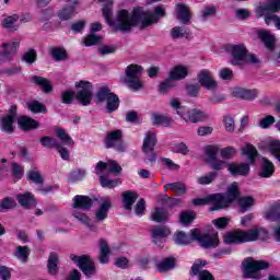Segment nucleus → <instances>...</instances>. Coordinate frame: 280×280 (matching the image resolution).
Returning <instances> with one entry per match:
<instances>
[{
	"mask_svg": "<svg viewBox=\"0 0 280 280\" xmlns=\"http://www.w3.org/2000/svg\"><path fill=\"white\" fill-rule=\"evenodd\" d=\"M113 1H109L103 5L102 14L109 27H113L116 32H122L124 34H130L133 25H130L131 13L128 10L122 9L117 12L116 20H113Z\"/></svg>",
	"mask_w": 280,
	"mask_h": 280,
	"instance_id": "1",
	"label": "nucleus"
},
{
	"mask_svg": "<svg viewBox=\"0 0 280 280\" xmlns=\"http://www.w3.org/2000/svg\"><path fill=\"white\" fill-rule=\"evenodd\" d=\"M163 16H165V9H163V7H156L155 12L136 8L132 10V18L129 20V25H133V27H139L140 30H145V27H150V25L159 23V19Z\"/></svg>",
	"mask_w": 280,
	"mask_h": 280,
	"instance_id": "2",
	"label": "nucleus"
},
{
	"mask_svg": "<svg viewBox=\"0 0 280 280\" xmlns=\"http://www.w3.org/2000/svg\"><path fill=\"white\" fill-rule=\"evenodd\" d=\"M141 75H143V67L131 63L125 69V78L124 83L137 93V91H141L143 89V81H141Z\"/></svg>",
	"mask_w": 280,
	"mask_h": 280,
	"instance_id": "3",
	"label": "nucleus"
},
{
	"mask_svg": "<svg viewBox=\"0 0 280 280\" xmlns=\"http://www.w3.org/2000/svg\"><path fill=\"white\" fill-rule=\"evenodd\" d=\"M270 262L266 260H255L253 258H246L243 261V278L244 279H261L260 270H268Z\"/></svg>",
	"mask_w": 280,
	"mask_h": 280,
	"instance_id": "4",
	"label": "nucleus"
},
{
	"mask_svg": "<svg viewBox=\"0 0 280 280\" xmlns=\"http://www.w3.org/2000/svg\"><path fill=\"white\" fill-rule=\"evenodd\" d=\"M217 196V207H210V211H220L222 209H229V206L233 205L237 198H240V187L237 182L232 183L226 190L225 195L214 194Z\"/></svg>",
	"mask_w": 280,
	"mask_h": 280,
	"instance_id": "5",
	"label": "nucleus"
},
{
	"mask_svg": "<svg viewBox=\"0 0 280 280\" xmlns=\"http://www.w3.org/2000/svg\"><path fill=\"white\" fill-rule=\"evenodd\" d=\"M71 261H74L77 266L80 268V270L91 279V277H94V275H97V269L95 268V262L93 259H91V256L82 255V256H75L70 255Z\"/></svg>",
	"mask_w": 280,
	"mask_h": 280,
	"instance_id": "6",
	"label": "nucleus"
},
{
	"mask_svg": "<svg viewBox=\"0 0 280 280\" xmlns=\"http://www.w3.org/2000/svg\"><path fill=\"white\" fill-rule=\"evenodd\" d=\"M78 88L75 97L82 106H89L93 100V83L89 81H79L75 83Z\"/></svg>",
	"mask_w": 280,
	"mask_h": 280,
	"instance_id": "7",
	"label": "nucleus"
},
{
	"mask_svg": "<svg viewBox=\"0 0 280 280\" xmlns=\"http://www.w3.org/2000/svg\"><path fill=\"white\" fill-rule=\"evenodd\" d=\"M258 38L264 43L266 49L269 51V58L273 62H280V49L275 48V35L268 31H259Z\"/></svg>",
	"mask_w": 280,
	"mask_h": 280,
	"instance_id": "8",
	"label": "nucleus"
},
{
	"mask_svg": "<svg viewBox=\"0 0 280 280\" xmlns=\"http://www.w3.org/2000/svg\"><path fill=\"white\" fill-rule=\"evenodd\" d=\"M191 237L198 242L202 248H215L220 244L218 233L214 234H200L198 230H191Z\"/></svg>",
	"mask_w": 280,
	"mask_h": 280,
	"instance_id": "9",
	"label": "nucleus"
},
{
	"mask_svg": "<svg viewBox=\"0 0 280 280\" xmlns=\"http://www.w3.org/2000/svg\"><path fill=\"white\" fill-rule=\"evenodd\" d=\"M228 51L232 56V59L230 60L231 65L234 67H244V60L246 54H248V49H246L244 44L229 45Z\"/></svg>",
	"mask_w": 280,
	"mask_h": 280,
	"instance_id": "10",
	"label": "nucleus"
},
{
	"mask_svg": "<svg viewBox=\"0 0 280 280\" xmlns=\"http://www.w3.org/2000/svg\"><path fill=\"white\" fill-rule=\"evenodd\" d=\"M170 235H172V230L167 225H153L151 228V237L156 246H162Z\"/></svg>",
	"mask_w": 280,
	"mask_h": 280,
	"instance_id": "11",
	"label": "nucleus"
},
{
	"mask_svg": "<svg viewBox=\"0 0 280 280\" xmlns=\"http://www.w3.org/2000/svg\"><path fill=\"white\" fill-rule=\"evenodd\" d=\"M257 240H260L261 242L268 240V232L266 229L255 226L247 231H243L244 244H246V242H257Z\"/></svg>",
	"mask_w": 280,
	"mask_h": 280,
	"instance_id": "12",
	"label": "nucleus"
},
{
	"mask_svg": "<svg viewBox=\"0 0 280 280\" xmlns=\"http://www.w3.org/2000/svg\"><path fill=\"white\" fill-rule=\"evenodd\" d=\"M97 200L98 208L94 212V220H96V222H104V220L108 218V211H110L113 202L106 197H100Z\"/></svg>",
	"mask_w": 280,
	"mask_h": 280,
	"instance_id": "13",
	"label": "nucleus"
},
{
	"mask_svg": "<svg viewBox=\"0 0 280 280\" xmlns=\"http://www.w3.org/2000/svg\"><path fill=\"white\" fill-rule=\"evenodd\" d=\"M280 12V0H267L266 3L256 8L257 16H270V14H277Z\"/></svg>",
	"mask_w": 280,
	"mask_h": 280,
	"instance_id": "14",
	"label": "nucleus"
},
{
	"mask_svg": "<svg viewBox=\"0 0 280 280\" xmlns=\"http://www.w3.org/2000/svg\"><path fill=\"white\" fill-rule=\"evenodd\" d=\"M14 121H16V106H11L9 114L0 120L2 132H8L9 135L14 132Z\"/></svg>",
	"mask_w": 280,
	"mask_h": 280,
	"instance_id": "15",
	"label": "nucleus"
},
{
	"mask_svg": "<svg viewBox=\"0 0 280 280\" xmlns=\"http://www.w3.org/2000/svg\"><path fill=\"white\" fill-rule=\"evenodd\" d=\"M19 42L2 43V50H0V62L2 65L12 62V54L19 49Z\"/></svg>",
	"mask_w": 280,
	"mask_h": 280,
	"instance_id": "16",
	"label": "nucleus"
},
{
	"mask_svg": "<svg viewBox=\"0 0 280 280\" xmlns=\"http://www.w3.org/2000/svg\"><path fill=\"white\" fill-rule=\"evenodd\" d=\"M198 82L205 86L207 91H215L218 89V81L213 78V73L209 70H201L198 74Z\"/></svg>",
	"mask_w": 280,
	"mask_h": 280,
	"instance_id": "17",
	"label": "nucleus"
},
{
	"mask_svg": "<svg viewBox=\"0 0 280 280\" xmlns=\"http://www.w3.org/2000/svg\"><path fill=\"white\" fill-rule=\"evenodd\" d=\"M182 118L184 119V121L189 122L190 124H198L200 121H207V119H209V115H207V113H205L201 109L198 108H194L187 112V109L184 112Z\"/></svg>",
	"mask_w": 280,
	"mask_h": 280,
	"instance_id": "18",
	"label": "nucleus"
},
{
	"mask_svg": "<svg viewBox=\"0 0 280 280\" xmlns=\"http://www.w3.org/2000/svg\"><path fill=\"white\" fill-rule=\"evenodd\" d=\"M106 170L109 174H120L122 168L115 161H108L107 163L100 161L95 166V174H104Z\"/></svg>",
	"mask_w": 280,
	"mask_h": 280,
	"instance_id": "19",
	"label": "nucleus"
},
{
	"mask_svg": "<svg viewBox=\"0 0 280 280\" xmlns=\"http://www.w3.org/2000/svg\"><path fill=\"white\" fill-rule=\"evenodd\" d=\"M175 14L177 21H180L183 25H189V22L191 21V11H189V7L183 3L176 4Z\"/></svg>",
	"mask_w": 280,
	"mask_h": 280,
	"instance_id": "20",
	"label": "nucleus"
},
{
	"mask_svg": "<svg viewBox=\"0 0 280 280\" xmlns=\"http://www.w3.org/2000/svg\"><path fill=\"white\" fill-rule=\"evenodd\" d=\"M73 209H81L82 211H90L91 207H93V199L89 196L77 195L72 199Z\"/></svg>",
	"mask_w": 280,
	"mask_h": 280,
	"instance_id": "21",
	"label": "nucleus"
},
{
	"mask_svg": "<svg viewBox=\"0 0 280 280\" xmlns=\"http://www.w3.org/2000/svg\"><path fill=\"white\" fill-rule=\"evenodd\" d=\"M234 95H236V97H240L241 100H245L246 102H253V100H257V96L259 95V90L236 88L234 90Z\"/></svg>",
	"mask_w": 280,
	"mask_h": 280,
	"instance_id": "22",
	"label": "nucleus"
},
{
	"mask_svg": "<svg viewBox=\"0 0 280 280\" xmlns=\"http://www.w3.org/2000/svg\"><path fill=\"white\" fill-rule=\"evenodd\" d=\"M78 5H80V1L79 0H74L72 2V5L66 7L63 9H61L58 12V18L60 21H69L72 18H74L78 12H75V10L78 9Z\"/></svg>",
	"mask_w": 280,
	"mask_h": 280,
	"instance_id": "23",
	"label": "nucleus"
},
{
	"mask_svg": "<svg viewBox=\"0 0 280 280\" xmlns=\"http://www.w3.org/2000/svg\"><path fill=\"white\" fill-rule=\"evenodd\" d=\"M224 244H244L243 230H234L223 235Z\"/></svg>",
	"mask_w": 280,
	"mask_h": 280,
	"instance_id": "24",
	"label": "nucleus"
},
{
	"mask_svg": "<svg viewBox=\"0 0 280 280\" xmlns=\"http://www.w3.org/2000/svg\"><path fill=\"white\" fill-rule=\"evenodd\" d=\"M16 200L24 209H32L33 207H36V199H34V195L31 192L18 195Z\"/></svg>",
	"mask_w": 280,
	"mask_h": 280,
	"instance_id": "25",
	"label": "nucleus"
},
{
	"mask_svg": "<svg viewBox=\"0 0 280 280\" xmlns=\"http://www.w3.org/2000/svg\"><path fill=\"white\" fill-rule=\"evenodd\" d=\"M122 137H124V132L119 129L107 132V137L105 139L106 148H115L117 143H121Z\"/></svg>",
	"mask_w": 280,
	"mask_h": 280,
	"instance_id": "26",
	"label": "nucleus"
},
{
	"mask_svg": "<svg viewBox=\"0 0 280 280\" xmlns=\"http://www.w3.org/2000/svg\"><path fill=\"white\" fill-rule=\"evenodd\" d=\"M155 147H156V133H154V131H148L143 140L142 151L154 152Z\"/></svg>",
	"mask_w": 280,
	"mask_h": 280,
	"instance_id": "27",
	"label": "nucleus"
},
{
	"mask_svg": "<svg viewBox=\"0 0 280 280\" xmlns=\"http://www.w3.org/2000/svg\"><path fill=\"white\" fill-rule=\"evenodd\" d=\"M173 240L177 246H187L191 244V242H195L191 236V231L189 232V234H186L183 231L175 232Z\"/></svg>",
	"mask_w": 280,
	"mask_h": 280,
	"instance_id": "28",
	"label": "nucleus"
},
{
	"mask_svg": "<svg viewBox=\"0 0 280 280\" xmlns=\"http://www.w3.org/2000/svg\"><path fill=\"white\" fill-rule=\"evenodd\" d=\"M31 82H33V84H36V86H39V89H42V91L45 93H51V91L54 89L51 86V82L47 78H43L39 75H33L31 79Z\"/></svg>",
	"mask_w": 280,
	"mask_h": 280,
	"instance_id": "29",
	"label": "nucleus"
},
{
	"mask_svg": "<svg viewBox=\"0 0 280 280\" xmlns=\"http://www.w3.org/2000/svg\"><path fill=\"white\" fill-rule=\"evenodd\" d=\"M232 176H246L250 172V166L248 164H229L228 167Z\"/></svg>",
	"mask_w": 280,
	"mask_h": 280,
	"instance_id": "30",
	"label": "nucleus"
},
{
	"mask_svg": "<svg viewBox=\"0 0 280 280\" xmlns=\"http://www.w3.org/2000/svg\"><path fill=\"white\" fill-rule=\"evenodd\" d=\"M137 198H139V195L135 191L127 190V191L122 192L124 208L127 211H131L132 205H135V202H137Z\"/></svg>",
	"mask_w": 280,
	"mask_h": 280,
	"instance_id": "31",
	"label": "nucleus"
},
{
	"mask_svg": "<svg viewBox=\"0 0 280 280\" xmlns=\"http://www.w3.org/2000/svg\"><path fill=\"white\" fill-rule=\"evenodd\" d=\"M272 174H275V164L268 158H262L260 178H270Z\"/></svg>",
	"mask_w": 280,
	"mask_h": 280,
	"instance_id": "32",
	"label": "nucleus"
},
{
	"mask_svg": "<svg viewBox=\"0 0 280 280\" xmlns=\"http://www.w3.org/2000/svg\"><path fill=\"white\" fill-rule=\"evenodd\" d=\"M109 257H110V247L108 246V242H106L105 240H101L98 261L101 264H108Z\"/></svg>",
	"mask_w": 280,
	"mask_h": 280,
	"instance_id": "33",
	"label": "nucleus"
},
{
	"mask_svg": "<svg viewBox=\"0 0 280 280\" xmlns=\"http://www.w3.org/2000/svg\"><path fill=\"white\" fill-rule=\"evenodd\" d=\"M155 268L158 272H170V270H174V268H176V259L164 258L162 261L156 264Z\"/></svg>",
	"mask_w": 280,
	"mask_h": 280,
	"instance_id": "34",
	"label": "nucleus"
},
{
	"mask_svg": "<svg viewBox=\"0 0 280 280\" xmlns=\"http://www.w3.org/2000/svg\"><path fill=\"white\" fill-rule=\"evenodd\" d=\"M191 202L195 205V207H202L205 205H212V207H218V196L212 194L203 198L192 199Z\"/></svg>",
	"mask_w": 280,
	"mask_h": 280,
	"instance_id": "35",
	"label": "nucleus"
},
{
	"mask_svg": "<svg viewBox=\"0 0 280 280\" xmlns=\"http://www.w3.org/2000/svg\"><path fill=\"white\" fill-rule=\"evenodd\" d=\"M151 220L158 223L167 222V220H170V213L165 208H155L154 211L151 212Z\"/></svg>",
	"mask_w": 280,
	"mask_h": 280,
	"instance_id": "36",
	"label": "nucleus"
},
{
	"mask_svg": "<svg viewBox=\"0 0 280 280\" xmlns=\"http://www.w3.org/2000/svg\"><path fill=\"white\" fill-rule=\"evenodd\" d=\"M189 69L184 66H176L170 72L171 80H185V77L188 75Z\"/></svg>",
	"mask_w": 280,
	"mask_h": 280,
	"instance_id": "37",
	"label": "nucleus"
},
{
	"mask_svg": "<svg viewBox=\"0 0 280 280\" xmlns=\"http://www.w3.org/2000/svg\"><path fill=\"white\" fill-rule=\"evenodd\" d=\"M18 124L22 130H34V128H38V121L27 116H21Z\"/></svg>",
	"mask_w": 280,
	"mask_h": 280,
	"instance_id": "38",
	"label": "nucleus"
},
{
	"mask_svg": "<svg viewBox=\"0 0 280 280\" xmlns=\"http://www.w3.org/2000/svg\"><path fill=\"white\" fill-rule=\"evenodd\" d=\"M56 137L59 138L62 145H68V148H73L75 145V141H73V138L67 133V131L62 128L56 129Z\"/></svg>",
	"mask_w": 280,
	"mask_h": 280,
	"instance_id": "39",
	"label": "nucleus"
},
{
	"mask_svg": "<svg viewBox=\"0 0 280 280\" xmlns=\"http://www.w3.org/2000/svg\"><path fill=\"white\" fill-rule=\"evenodd\" d=\"M59 256L57 253H50L48 256L47 270L49 275H58Z\"/></svg>",
	"mask_w": 280,
	"mask_h": 280,
	"instance_id": "40",
	"label": "nucleus"
},
{
	"mask_svg": "<svg viewBox=\"0 0 280 280\" xmlns=\"http://www.w3.org/2000/svg\"><path fill=\"white\" fill-rule=\"evenodd\" d=\"M113 92H110V88L108 85H102L96 92V104H104V102H108V98Z\"/></svg>",
	"mask_w": 280,
	"mask_h": 280,
	"instance_id": "41",
	"label": "nucleus"
},
{
	"mask_svg": "<svg viewBox=\"0 0 280 280\" xmlns=\"http://www.w3.org/2000/svg\"><path fill=\"white\" fill-rule=\"evenodd\" d=\"M100 177L101 187H105L107 189H113L117 187V185H121V179H110L104 173L96 174Z\"/></svg>",
	"mask_w": 280,
	"mask_h": 280,
	"instance_id": "42",
	"label": "nucleus"
},
{
	"mask_svg": "<svg viewBox=\"0 0 280 280\" xmlns=\"http://www.w3.org/2000/svg\"><path fill=\"white\" fill-rule=\"evenodd\" d=\"M30 247L28 246H18L14 252V257L19 259L22 264H27V259H30Z\"/></svg>",
	"mask_w": 280,
	"mask_h": 280,
	"instance_id": "43",
	"label": "nucleus"
},
{
	"mask_svg": "<svg viewBox=\"0 0 280 280\" xmlns=\"http://www.w3.org/2000/svg\"><path fill=\"white\" fill-rule=\"evenodd\" d=\"M165 191L167 189H171V191H175V194H178V196H183L187 191V186L183 182H175L171 184H166L164 186Z\"/></svg>",
	"mask_w": 280,
	"mask_h": 280,
	"instance_id": "44",
	"label": "nucleus"
},
{
	"mask_svg": "<svg viewBox=\"0 0 280 280\" xmlns=\"http://www.w3.org/2000/svg\"><path fill=\"white\" fill-rule=\"evenodd\" d=\"M151 120L153 126H164L165 128H167V126L172 125V118L160 114H153L151 116Z\"/></svg>",
	"mask_w": 280,
	"mask_h": 280,
	"instance_id": "45",
	"label": "nucleus"
},
{
	"mask_svg": "<svg viewBox=\"0 0 280 280\" xmlns=\"http://www.w3.org/2000/svg\"><path fill=\"white\" fill-rule=\"evenodd\" d=\"M19 21V15L13 14L3 20L2 26L4 30H9V32H16L19 26H16V22Z\"/></svg>",
	"mask_w": 280,
	"mask_h": 280,
	"instance_id": "46",
	"label": "nucleus"
},
{
	"mask_svg": "<svg viewBox=\"0 0 280 280\" xmlns=\"http://www.w3.org/2000/svg\"><path fill=\"white\" fill-rule=\"evenodd\" d=\"M267 149L269 150L271 156H275L278 163H280V141L271 140L267 143Z\"/></svg>",
	"mask_w": 280,
	"mask_h": 280,
	"instance_id": "47",
	"label": "nucleus"
},
{
	"mask_svg": "<svg viewBox=\"0 0 280 280\" xmlns=\"http://www.w3.org/2000/svg\"><path fill=\"white\" fill-rule=\"evenodd\" d=\"M265 218L270 222H277V220H280V206L279 205L271 206L270 209H268L265 212Z\"/></svg>",
	"mask_w": 280,
	"mask_h": 280,
	"instance_id": "48",
	"label": "nucleus"
},
{
	"mask_svg": "<svg viewBox=\"0 0 280 280\" xmlns=\"http://www.w3.org/2000/svg\"><path fill=\"white\" fill-rule=\"evenodd\" d=\"M107 113H115L119 108V96L113 93L106 101Z\"/></svg>",
	"mask_w": 280,
	"mask_h": 280,
	"instance_id": "49",
	"label": "nucleus"
},
{
	"mask_svg": "<svg viewBox=\"0 0 280 280\" xmlns=\"http://www.w3.org/2000/svg\"><path fill=\"white\" fill-rule=\"evenodd\" d=\"M242 154H244V156H247L249 163H255V159H257V149L253 147V144H246L242 149Z\"/></svg>",
	"mask_w": 280,
	"mask_h": 280,
	"instance_id": "50",
	"label": "nucleus"
},
{
	"mask_svg": "<svg viewBox=\"0 0 280 280\" xmlns=\"http://www.w3.org/2000/svg\"><path fill=\"white\" fill-rule=\"evenodd\" d=\"M218 178L217 172H210L206 175H202L200 177H197L198 185H211Z\"/></svg>",
	"mask_w": 280,
	"mask_h": 280,
	"instance_id": "51",
	"label": "nucleus"
},
{
	"mask_svg": "<svg viewBox=\"0 0 280 280\" xmlns=\"http://www.w3.org/2000/svg\"><path fill=\"white\" fill-rule=\"evenodd\" d=\"M172 38H185L189 36V30L185 26H175L171 30Z\"/></svg>",
	"mask_w": 280,
	"mask_h": 280,
	"instance_id": "52",
	"label": "nucleus"
},
{
	"mask_svg": "<svg viewBox=\"0 0 280 280\" xmlns=\"http://www.w3.org/2000/svg\"><path fill=\"white\" fill-rule=\"evenodd\" d=\"M206 266L207 260L197 259L190 269L191 277H198L202 272V268Z\"/></svg>",
	"mask_w": 280,
	"mask_h": 280,
	"instance_id": "53",
	"label": "nucleus"
},
{
	"mask_svg": "<svg viewBox=\"0 0 280 280\" xmlns=\"http://www.w3.org/2000/svg\"><path fill=\"white\" fill-rule=\"evenodd\" d=\"M102 43V36L90 34L83 38V45L85 47H93V45H100Z\"/></svg>",
	"mask_w": 280,
	"mask_h": 280,
	"instance_id": "54",
	"label": "nucleus"
},
{
	"mask_svg": "<svg viewBox=\"0 0 280 280\" xmlns=\"http://www.w3.org/2000/svg\"><path fill=\"white\" fill-rule=\"evenodd\" d=\"M242 213H246L253 205H255V199L253 197H243L238 200Z\"/></svg>",
	"mask_w": 280,
	"mask_h": 280,
	"instance_id": "55",
	"label": "nucleus"
},
{
	"mask_svg": "<svg viewBox=\"0 0 280 280\" xmlns=\"http://www.w3.org/2000/svg\"><path fill=\"white\" fill-rule=\"evenodd\" d=\"M28 109L31 113L38 114V113H47V107L43 105V103L38 101H33L28 103Z\"/></svg>",
	"mask_w": 280,
	"mask_h": 280,
	"instance_id": "56",
	"label": "nucleus"
},
{
	"mask_svg": "<svg viewBox=\"0 0 280 280\" xmlns=\"http://www.w3.org/2000/svg\"><path fill=\"white\" fill-rule=\"evenodd\" d=\"M174 86H176V84L174 83V79H172V77H170V79H166L164 82L160 83L159 85V91L160 93H167V91H172V89H174Z\"/></svg>",
	"mask_w": 280,
	"mask_h": 280,
	"instance_id": "57",
	"label": "nucleus"
},
{
	"mask_svg": "<svg viewBox=\"0 0 280 280\" xmlns=\"http://www.w3.org/2000/svg\"><path fill=\"white\" fill-rule=\"evenodd\" d=\"M206 154L208 156L209 163L218 160V154H220V149L218 147L209 145L206 148Z\"/></svg>",
	"mask_w": 280,
	"mask_h": 280,
	"instance_id": "58",
	"label": "nucleus"
},
{
	"mask_svg": "<svg viewBox=\"0 0 280 280\" xmlns=\"http://www.w3.org/2000/svg\"><path fill=\"white\" fill-rule=\"evenodd\" d=\"M84 176H86V171L84 170H75L70 173L69 180L71 183H78L80 180H84Z\"/></svg>",
	"mask_w": 280,
	"mask_h": 280,
	"instance_id": "59",
	"label": "nucleus"
},
{
	"mask_svg": "<svg viewBox=\"0 0 280 280\" xmlns=\"http://www.w3.org/2000/svg\"><path fill=\"white\" fill-rule=\"evenodd\" d=\"M72 215L73 218H75V220H78L79 222H81V224H84L85 226H89V224H91V218H89V215H86L84 212L74 210L72 212Z\"/></svg>",
	"mask_w": 280,
	"mask_h": 280,
	"instance_id": "60",
	"label": "nucleus"
},
{
	"mask_svg": "<svg viewBox=\"0 0 280 280\" xmlns=\"http://www.w3.org/2000/svg\"><path fill=\"white\" fill-rule=\"evenodd\" d=\"M215 7H206L201 10L200 19L201 21H208L211 16H215Z\"/></svg>",
	"mask_w": 280,
	"mask_h": 280,
	"instance_id": "61",
	"label": "nucleus"
},
{
	"mask_svg": "<svg viewBox=\"0 0 280 280\" xmlns=\"http://www.w3.org/2000/svg\"><path fill=\"white\" fill-rule=\"evenodd\" d=\"M51 56L57 60V62H60L61 60H67V50L63 48H52L51 49Z\"/></svg>",
	"mask_w": 280,
	"mask_h": 280,
	"instance_id": "62",
	"label": "nucleus"
},
{
	"mask_svg": "<svg viewBox=\"0 0 280 280\" xmlns=\"http://www.w3.org/2000/svg\"><path fill=\"white\" fill-rule=\"evenodd\" d=\"M170 105L174 108V110H176L177 115H180L182 117L187 110L185 106L180 105V100L178 98H171Z\"/></svg>",
	"mask_w": 280,
	"mask_h": 280,
	"instance_id": "63",
	"label": "nucleus"
},
{
	"mask_svg": "<svg viewBox=\"0 0 280 280\" xmlns=\"http://www.w3.org/2000/svg\"><path fill=\"white\" fill-rule=\"evenodd\" d=\"M39 143H42V145L44 148H57L58 140H56L55 138L51 137H43L39 139Z\"/></svg>",
	"mask_w": 280,
	"mask_h": 280,
	"instance_id": "64",
	"label": "nucleus"
}]
</instances>
